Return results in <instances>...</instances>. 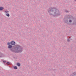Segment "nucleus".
Instances as JSON below:
<instances>
[{
  "label": "nucleus",
  "instance_id": "a211bd4d",
  "mask_svg": "<svg viewBox=\"0 0 76 76\" xmlns=\"http://www.w3.org/2000/svg\"><path fill=\"white\" fill-rule=\"evenodd\" d=\"M70 19H72V18H70Z\"/></svg>",
  "mask_w": 76,
  "mask_h": 76
},
{
  "label": "nucleus",
  "instance_id": "4468645a",
  "mask_svg": "<svg viewBox=\"0 0 76 76\" xmlns=\"http://www.w3.org/2000/svg\"><path fill=\"white\" fill-rule=\"evenodd\" d=\"M69 22H70V23L72 22V20H69Z\"/></svg>",
  "mask_w": 76,
  "mask_h": 76
},
{
  "label": "nucleus",
  "instance_id": "aec40b11",
  "mask_svg": "<svg viewBox=\"0 0 76 76\" xmlns=\"http://www.w3.org/2000/svg\"><path fill=\"white\" fill-rule=\"evenodd\" d=\"M66 12H67H67H66Z\"/></svg>",
  "mask_w": 76,
  "mask_h": 76
},
{
  "label": "nucleus",
  "instance_id": "9d476101",
  "mask_svg": "<svg viewBox=\"0 0 76 76\" xmlns=\"http://www.w3.org/2000/svg\"><path fill=\"white\" fill-rule=\"evenodd\" d=\"M2 57V53L0 52V57Z\"/></svg>",
  "mask_w": 76,
  "mask_h": 76
},
{
  "label": "nucleus",
  "instance_id": "423d86ee",
  "mask_svg": "<svg viewBox=\"0 0 76 76\" xmlns=\"http://www.w3.org/2000/svg\"><path fill=\"white\" fill-rule=\"evenodd\" d=\"M8 48H10V49L12 48V46L10 45H9L8 47Z\"/></svg>",
  "mask_w": 76,
  "mask_h": 76
},
{
  "label": "nucleus",
  "instance_id": "0eeeda50",
  "mask_svg": "<svg viewBox=\"0 0 76 76\" xmlns=\"http://www.w3.org/2000/svg\"><path fill=\"white\" fill-rule=\"evenodd\" d=\"M9 11H7V10H6L5 11V13H9Z\"/></svg>",
  "mask_w": 76,
  "mask_h": 76
},
{
  "label": "nucleus",
  "instance_id": "39448f33",
  "mask_svg": "<svg viewBox=\"0 0 76 76\" xmlns=\"http://www.w3.org/2000/svg\"><path fill=\"white\" fill-rule=\"evenodd\" d=\"M5 15L6 16H7V17L10 16V14L8 13L6 14Z\"/></svg>",
  "mask_w": 76,
  "mask_h": 76
},
{
  "label": "nucleus",
  "instance_id": "6ab92c4d",
  "mask_svg": "<svg viewBox=\"0 0 76 76\" xmlns=\"http://www.w3.org/2000/svg\"><path fill=\"white\" fill-rule=\"evenodd\" d=\"M74 0V1H76V0Z\"/></svg>",
  "mask_w": 76,
  "mask_h": 76
},
{
  "label": "nucleus",
  "instance_id": "f03ea898",
  "mask_svg": "<svg viewBox=\"0 0 76 76\" xmlns=\"http://www.w3.org/2000/svg\"><path fill=\"white\" fill-rule=\"evenodd\" d=\"M23 50V48L21 46L17 45L16 46L14 49L13 50V49H11V50L14 53H21Z\"/></svg>",
  "mask_w": 76,
  "mask_h": 76
},
{
  "label": "nucleus",
  "instance_id": "ddd939ff",
  "mask_svg": "<svg viewBox=\"0 0 76 76\" xmlns=\"http://www.w3.org/2000/svg\"><path fill=\"white\" fill-rule=\"evenodd\" d=\"M10 42H8L7 43V45H10Z\"/></svg>",
  "mask_w": 76,
  "mask_h": 76
},
{
  "label": "nucleus",
  "instance_id": "6e6552de",
  "mask_svg": "<svg viewBox=\"0 0 76 76\" xmlns=\"http://www.w3.org/2000/svg\"><path fill=\"white\" fill-rule=\"evenodd\" d=\"M17 65L18 66H20V63H17Z\"/></svg>",
  "mask_w": 76,
  "mask_h": 76
},
{
  "label": "nucleus",
  "instance_id": "dca6fc26",
  "mask_svg": "<svg viewBox=\"0 0 76 76\" xmlns=\"http://www.w3.org/2000/svg\"><path fill=\"white\" fill-rule=\"evenodd\" d=\"M70 41V40H69V39H68V41Z\"/></svg>",
  "mask_w": 76,
  "mask_h": 76
},
{
  "label": "nucleus",
  "instance_id": "7ed1b4c3",
  "mask_svg": "<svg viewBox=\"0 0 76 76\" xmlns=\"http://www.w3.org/2000/svg\"><path fill=\"white\" fill-rule=\"evenodd\" d=\"M11 44V45H15V44H16V42L14 41H12L10 42Z\"/></svg>",
  "mask_w": 76,
  "mask_h": 76
},
{
  "label": "nucleus",
  "instance_id": "2eb2a0df",
  "mask_svg": "<svg viewBox=\"0 0 76 76\" xmlns=\"http://www.w3.org/2000/svg\"><path fill=\"white\" fill-rule=\"evenodd\" d=\"M3 63H5V62H6V61H3Z\"/></svg>",
  "mask_w": 76,
  "mask_h": 76
},
{
  "label": "nucleus",
  "instance_id": "20e7f679",
  "mask_svg": "<svg viewBox=\"0 0 76 76\" xmlns=\"http://www.w3.org/2000/svg\"><path fill=\"white\" fill-rule=\"evenodd\" d=\"M4 9V7H0V11H2V10H3Z\"/></svg>",
  "mask_w": 76,
  "mask_h": 76
},
{
  "label": "nucleus",
  "instance_id": "1a4fd4ad",
  "mask_svg": "<svg viewBox=\"0 0 76 76\" xmlns=\"http://www.w3.org/2000/svg\"><path fill=\"white\" fill-rule=\"evenodd\" d=\"M72 76H76V74L75 73H73L72 74Z\"/></svg>",
  "mask_w": 76,
  "mask_h": 76
},
{
  "label": "nucleus",
  "instance_id": "f8f14e48",
  "mask_svg": "<svg viewBox=\"0 0 76 76\" xmlns=\"http://www.w3.org/2000/svg\"><path fill=\"white\" fill-rule=\"evenodd\" d=\"M7 64H8V65H9V64H10V63L9 62H7Z\"/></svg>",
  "mask_w": 76,
  "mask_h": 76
},
{
  "label": "nucleus",
  "instance_id": "f3484780",
  "mask_svg": "<svg viewBox=\"0 0 76 76\" xmlns=\"http://www.w3.org/2000/svg\"><path fill=\"white\" fill-rule=\"evenodd\" d=\"M75 25H76V22H75Z\"/></svg>",
  "mask_w": 76,
  "mask_h": 76
},
{
  "label": "nucleus",
  "instance_id": "9b49d317",
  "mask_svg": "<svg viewBox=\"0 0 76 76\" xmlns=\"http://www.w3.org/2000/svg\"><path fill=\"white\" fill-rule=\"evenodd\" d=\"M14 68L15 69H18V67H17V66H15V67H14Z\"/></svg>",
  "mask_w": 76,
  "mask_h": 76
},
{
  "label": "nucleus",
  "instance_id": "f257e3e1",
  "mask_svg": "<svg viewBox=\"0 0 76 76\" xmlns=\"http://www.w3.org/2000/svg\"><path fill=\"white\" fill-rule=\"evenodd\" d=\"M49 13L50 15H53L54 17H56L57 16L60 15L59 11L57 10L55 8H50L48 10Z\"/></svg>",
  "mask_w": 76,
  "mask_h": 76
}]
</instances>
